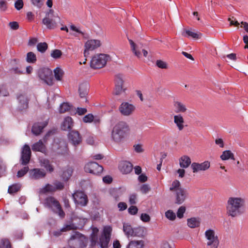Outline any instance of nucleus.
<instances>
[{
  "label": "nucleus",
  "mask_w": 248,
  "mask_h": 248,
  "mask_svg": "<svg viewBox=\"0 0 248 248\" xmlns=\"http://www.w3.org/2000/svg\"><path fill=\"white\" fill-rule=\"evenodd\" d=\"M73 121L71 117L67 116L65 117L61 124V128L63 130H69L73 126Z\"/></svg>",
  "instance_id": "bb28decb"
},
{
  "label": "nucleus",
  "mask_w": 248,
  "mask_h": 248,
  "mask_svg": "<svg viewBox=\"0 0 248 248\" xmlns=\"http://www.w3.org/2000/svg\"><path fill=\"white\" fill-rule=\"evenodd\" d=\"M31 156V151L30 146L25 144L22 148L20 161L21 164L26 165L29 162Z\"/></svg>",
  "instance_id": "4468645a"
},
{
  "label": "nucleus",
  "mask_w": 248,
  "mask_h": 248,
  "mask_svg": "<svg viewBox=\"0 0 248 248\" xmlns=\"http://www.w3.org/2000/svg\"><path fill=\"white\" fill-rule=\"evenodd\" d=\"M82 235L79 232H76L72 235L68 241L69 245H75L77 246L78 244L81 245L83 242L81 241Z\"/></svg>",
  "instance_id": "a878e982"
},
{
  "label": "nucleus",
  "mask_w": 248,
  "mask_h": 248,
  "mask_svg": "<svg viewBox=\"0 0 248 248\" xmlns=\"http://www.w3.org/2000/svg\"><path fill=\"white\" fill-rule=\"evenodd\" d=\"M29 172V167L26 166L24 167L23 169L20 170L18 171L17 173V176L18 177H22L24 175H25L27 172Z\"/></svg>",
  "instance_id": "603ef678"
},
{
  "label": "nucleus",
  "mask_w": 248,
  "mask_h": 248,
  "mask_svg": "<svg viewBox=\"0 0 248 248\" xmlns=\"http://www.w3.org/2000/svg\"><path fill=\"white\" fill-rule=\"evenodd\" d=\"M205 237L207 240L206 245L210 248H218L219 240L214 230L208 229L205 232Z\"/></svg>",
  "instance_id": "423d86ee"
},
{
  "label": "nucleus",
  "mask_w": 248,
  "mask_h": 248,
  "mask_svg": "<svg viewBox=\"0 0 248 248\" xmlns=\"http://www.w3.org/2000/svg\"><path fill=\"white\" fill-rule=\"evenodd\" d=\"M145 234V228L143 227L139 226L133 228V232L132 237H143Z\"/></svg>",
  "instance_id": "2f4dec72"
},
{
  "label": "nucleus",
  "mask_w": 248,
  "mask_h": 248,
  "mask_svg": "<svg viewBox=\"0 0 248 248\" xmlns=\"http://www.w3.org/2000/svg\"><path fill=\"white\" fill-rule=\"evenodd\" d=\"M0 248H11L9 240L6 239L2 240L0 244Z\"/></svg>",
  "instance_id": "6e6d98bb"
},
{
  "label": "nucleus",
  "mask_w": 248,
  "mask_h": 248,
  "mask_svg": "<svg viewBox=\"0 0 248 248\" xmlns=\"http://www.w3.org/2000/svg\"><path fill=\"white\" fill-rule=\"evenodd\" d=\"M109 59V56L107 54H96L92 57L90 62V66L94 69L101 68L106 65Z\"/></svg>",
  "instance_id": "39448f33"
},
{
  "label": "nucleus",
  "mask_w": 248,
  "mask_h": 248,
  "mask_svg": "<svg viewBox=\"0 0 248 248\" xmlns=\"http://www.w3.org/2000/svg\"><path fill=\"white\" fill-rule=\"evenodd\" d=\"M101 45L100 41L99 40H88L84 45V55L85 57H87L89 55V52L93 51Z\"/></svg>",
  "instance_id": "f8f14e48"
},
{
  "label": "nucleus",
  "mask_w": 248,
  "mask_h": 248,
  "mask_svg": "<svg viewBox=\"0 0 248 248\" xmlns=\"http://www.w3.org/2000/svg\"><path fill=\"white\" fill-rule=\"evenodd\" d=\"M179 165L183 169L187 168L191 163L190 158L186 155L182 156L179 159Z\"/></svg>",
  "instance_id": "cd10ccee"
},
{
  "label": "nucleus",
  "mask_w": 248,
  "mask_h": 248,
  "mask_svg": "<svg viewBox=\"0 0 248 248\" xmlns=\"http://www.w3.org/2000/svg\"><path fill=\"white\" fill-rule=\"evenodd\" d=\"M83 121L85 123H91L93 122L94 120V116L91 113L86 115L83 118Z\"/></svg>",
  "instance_id": "3c124183"
},
{
  "label": "nucleus",
  "mask_w": 248,
  "mask_h": 248,
  "mask_svg": "<svg viewBox=\"0 0 248 248\" xmlns=\"http://www.w3.org/2000/svg\"><path fill=\"white\" fill-rule=\"evenodd\" d=\"M245 200L241 197H230L226 205L227 214L232 217L242 215L245 212Z\"/></svg>",
  "instance_id": "f257e3e1"
},
{
  "label": "nucleus",
  "mask_w": 248,
  "mask_h": 248,
  "mask_svg": "<svg viewBox=\"0 0 248 248\" xmlns=\"http://www.w3.org/2000/svg\"><path fill=\"white\" fill-rule=\"evenodd\" d=\"M137 194L134 193L130 195L129 202L131 204H135L137 201Z\"/></svg>",
  "instance_id": "0e129e2a"
},
{
  "label": "nucleus",
  "mask_w": 248,
  "mask_h": 248,
  "mask_svg": "<svg viewBox=\"0 0 248 248\" xmlns=\"http://www.w3.org/2000/svg\"><path fill=\"white\" fill-rule=\"evenodd\" d=\"M47 120L41 123H35L33 125L31 129L32 133L35 136L39 135L42 132L44 128H45L47 125Z\"/></svg>",
  "instance_id": "6ab92c4d"
},
{
  "label": "nucleus",
  "mask_w": 248,
  "mask_h": 248,
  "mask_svg": "<svg viewBox=\"0 0 248 248\" xmlns=\"http://www.w3.org/2000/svg\"><path fill=\"white\" fill-rule=\"evenodd\" d=\"M129 126L124 121H120L113 127L111 132V139L116 143H121L129 131Z\"/></svg>",
  "instance_id": "f03ea898"
},
{
  "label": "nucleus",
  "mask_w": 248,
  "mask_h": 248,
  "mask_svg": "<svg viewBox=\"0 0 248 248\" xmlns=\"http://www.w3.org/2000/svg\"><path fill=\"white\" fill-rule=\"evenodd\" d=\"M39 163L42 167H44L46 170L51 172L54 170L52 166L50 164L49 160L46 158H39Z\"/></svg>",
  "instance_id": "c756f323"
},
{
  "label": "nucleus",
  "mask_w": 248,
  "mask_h": 248,
  "mask_svg": "<svg viewBox=\"0 0 248 248\" xmlns=\"http://www.w3.org/2000/svg\"><path fill=\"white\" fill-rule=\"evenodd\" d=\"M123 232L125 235L127 237H132L133 232V228L129 223H123Z\"/></svg>",
  "instance_id": "473e14b6"
},
{
  "label": "nucleus",
  "mask_w": 248,
  "mask_h": 248,
  "mask_svg": "<svg viewBox=\"0 0 248 248\" xmlns=\"http://www.w3.org/2000/svg\"><path fill=\"white\" fill-rule=\"evenodd\" d=\"M70 29L72 30L73 31H75V33H71V34L75 36V37H78L79 34L83 35L84 33L83 31H82L79 28L76 27L74 25H72L70 26Z\"/></svg>",
  "instance_id": "79ce46f5"
},
{
  "label": "nucleus",
  "mask_w": 248,
  "mask_h": 248,
  "mask_svg": "<svg viewBox=\"0 0 248 248\" xmlns=\"http://www.w3.org/2000/svg\"><path fill=\"white\" fill-rule=\"evenodd\" d=\"M156 64L159 68L162 69H166L167 68V63L161 60H157L156 62Z\"/></svg>",
  "instance_id": "e2e57ef3"
},
{
  "label": "nucleus",
  "mask_w": 248,
  "mask_h": 248,
  "mask_svg": "<svg viewBox=\"0 0 248 248\" xmlns=\"http://www.w3.org/2000/svg\"><path fill=\"white\" fill-rule=\"evenodd\" d=\"M220 158L222 160H227L229 159H234L233 154L230 150H226L223 152L220 155Z\"/></svg>",
  "instance_id": "e433bc0d"
},
{
  "label": "nucleus",
  "mask_w": 248,
  "mask_h": 248,
  "mask_svg": "<svg viewBox=\"0 0 248 248\" xmlns=\"http://www.w3.org/2000/svg\"><path fill=\"white\" fill-rule=\"evenodd\" d=\"M143 245L142 241H131L126 248H142Z\"/></svg>",
  "instance_id": "f704fd0d"
},
{
  "label": "nucleus",
  "mask_w": 248,
  "mask_h": 248,
  "mask_svg": "<svg viewBox=\"0 0 248 248\" xmlns=\"http://www.w3.org/2000/svg\"><path fill=\"white\" fill-rule=\"evenodd\" d=\"M124 80L120 76H117L115 78V88L114 93L116 95H119L124 92L125 89L123 86Z\"/></svg>",
  "instance_id": "f3484780"
},
{
  "label": "nucleus",
  "mask_w": 248,
  "mask_h": 248,
  "mask_svg": "<svg viewBox=\"0 0 248 248\" xmlns=\"http://www.w3.org/2000/svg\"><path fill=\"white\" fill-rule=\"evenodd\" d=\"M62 55V52L59 49H54L52 50L50 54L51 57L55 59L61 58Z\"/></svg>",
  "instance_id": "8fccbe9b"
},
{
  "label": "nucleus",
  "mask_w": 248,
  "mask_h": 248,
  "mask_svg": "<svg viewBox=\"0 0 248 248\" xmlns=\"http://www.w3.org/2000/svg\"><path fill=\"white\" fill-rule=\"evenodd\" d=\"M39 78L47 84L51 86L53 84V77L52 71L48 68H40L38 72Z\"/></svg>",
  "instance_id": "0eeeda50"
},
{
  "label": "nucleus",
  "mask_w": 248,
  "mask_h": 248,
  "mask_svg": "<svg viewBox=\"0 0 248 248\" xmlns=\"http://www.w3.org/2000/svg\"><path fill=\"white\" fill-rule=\"evenodd\" d=\"M73 170L72 168L68 167L64 170L62 175V178L64 181H67L72 176Z\"/></svg>",
  "instance_id": "4c0bfd02"
},
{
  "label": "nucleus",
  "mask_w": 248,
  "mask_h": 248,
  "mask_svg": "<svg viewBox=\"0 0 248 248\" xmlns=\"http://www.w3.org/2000/svg\"><path fill=\"white\" fill-rule=\"evenodd\" d=\"M44 204L45 207L57 214L60 217L63 218L65 217V213L62 210L60 203L53 197L49 196L46 198Z\"/></svg>",
  "instance_id": "20e7f679"
},
{
  "label": "nucleus",
  "mask_w": 248,
  "mask_h": 248,
  "mask_svg": "<svg viewBox=\"0 0 248 248\" xmlns=\"http://www.w3.org/2000/svg\"><path fill=\"white\" fill-rule=\"evenodd\" d=\"M55 188V191L56 190H61L63 188L64 185L62 183L59 181H56L53 183V185Z\"/></svg>",
  "instance_id": "13d9d810"
},
{
  "label": "nucleus",
  "mask_w": 248,
  "mask_h": 248,
  "mask_svg": "<svg viewBox=\"0 0 248 248\" xmlns=\"http://www.w3.org/2000/svg\"><path fill=\"white\" fill-rule=\"evenodd\" d=\"M23 1L22 0H17L15 3V7L17 10H20L23 7Z\"/></svg>",
  "instance_id": "680f3d73"
},
{
  "label": "nucleus",
  "mask_w": 248,
  "mask_h": 248,
  "mask_svg": "<svg viewBox=\"0 0 248 248\" xmlns=\"http://www.w3.org/2000/svg\"><path fill=\"white\" fill-rule=\"evenodd\" d=\"M135 110V107L128 102H123L119 108V110L122 115L124 116L131 115Z\"/></svg>",
  "instance_id": "9b49d317"
},
{
  "label": "nucleus",
  "mask_w": 248,
  "mask_h": 248,
  "mask_svg": "<svg viewBox=\"0 0 248 248\" xmlns=\"http://www.w3.org/2000/svg\"><path fill=\"white\" fill-rule=\"evenodd\" d=\"M140 218L143 222H148L151 219L150 216L146 213L141 214Z\"/></svg>",
  "instance_id": "bf43d9fd"
},
{
  "label": "nucleus",
  "mask_w": 248,
  "mask_h": 248,
  "mask_svg": "<svg viewBox=\"0 0 248 248\" xmlns=\"http://www.w3.org/2000/svg\"><path fill=\"white\" fill-rule=\"evenodd\" d=\"M84 170L86 172L98 175L103 171V168L95 162H90L85 165Z\"/></svg>",
  "instance_id": "9d476101"
},
{
  "label": "nucleus",
  "mask_w": 248,
  "mask_h": 248,
  "mask_svg": "<svg viewBox=\"0 0 248 248\" xmlns=\"http://www.w3.org/2000/svg\"><path fill=\"white\" fill-rule=\"evenodd\" d=\"M89 85L87 82H83L79 85L78 92L79 96L82 98H85L87 101L86 95L88 94Z\"/></svg>",
  "instance_id": "5701e85b"
},
{
  "label": "nucleus",
  "mask_w": 248,
  "mask_h": 248,
  "mask_svg": "<svg viewBox=\"0 0 248 248\" xmlns=\"http://www.w3.org/2000/svg\"><path fill=\"white\" fill-rule=\"evenodd\" d=\"M6 167L3 161L0 159V177L2 176L5 172Z\"/></svg>",
  "instance_id": "69168bd1"
},
{
  "label": "nucleus",
  "mask_w": 248,
  "mask_h": 248,
  "mask_svg": "<svg viewBox=\"0 0 248 248\" xmlns=\"http://www.w3.org/2000/svg\"><path fill=\"white\" fill-rule=\"evenodd\" d=\"M125 190V188H119L118 189H112L110 190V193L115 200L118 201L119 199V197L122 195L123 193L124 192Z\"/></svg>",
  "instance_id": "72a5a7b5"
},
{
  "label": "nucleus",
  "mask_w": 248,
  "mask_h": 248,
  "mask_svg": "<svg viewBox=\"0 0 248 248\" xmlns=\"http://www.w3.org/2000/svg\"><path fill=\"white\" fill-rule=\"evenodd\" d=\"M129 42L130 43L131 48L132 52L134 53V54L139 58H140L141 56V54L140 52L141 47L140 46L139 44H136L132 40L129 39Z\"/></svg>",
  "instance_id": "c85d7f7f"
},
{
  "label": "nucleus",
  "mask_w": 248,
  "mask_h": 248,
  "mask_svg": "<svg viewBox=\"0 0 248 248\" xmlns=\"http://www.w3.org/2000/svg\"><path fill=\"white\" fill-rule=\"evenodd\" d=\"M186 210V207L184 206H180L177 212V216L179 218L183 217L184 214L185 213Z\"/></svg>",
  "instance_id": "5fc2aeb1"
},
{
  "label": "nucleus",
  "mask_w": 248,
  "mask_h": 248,
  "mask_svg": "<svg viewBox=\"0 0 248 248\" xmlns=\"http://www.w3.org/2000/svg\"><path fill=\"white\" fill-rule=\"evenodd\" d=\"M46 173L43 169L35 168L29 170V175L31 179L39 180L45 177Z\"/></svg>",
  "instance_id": "dca6fc26"
},
{
  "label": "nucleus",
  "mask_w": 248,
  "mask_h": 248,
  "mask_svg": "<svg viewBox=\"0 0 248 248\" xmlns=\"http://www.w3.org/2000/svg\"><path fill=\"white\" fill-rule=\"evenodd\" d=\"M72 197L76 204L82 206H86L88 202L87 196L81 191L75 192L72 194Z\"/></svg>",
  "instance_id": "1a4fd4ad"
},
{
  "label": "nucleus",
  "mask_w": 248,
  "mask_h": 248,
  "mask_svg": "<svg viewBox=\"0 0 248 248\" xmlns=\"http://www.w3.org/2000/svg\"><path fill=\"white\" fill-rule=\"evenodd\" d=\"M68 139L69 142L75 147L79 145L82 140L81 136L76 130H72L69 132Z\"/></svg>",
  "instance_id": "ddd939ff"
},
{
  "label": "nucleus",
  "mask_w": 248,
  "mask_h": 248,
  "mask_svg": "<svg viewBox=\"0 0 248 248\" xmlns=\"http://www.w3.org/2000/svg\"><path fill=\"white\" fill-rule=\"evenodd\" d=\"M31 149L33 152H40L44 154L46 151V147L41 140L32 144Z\"/></svg>",
  "instance_id": "393cba45"
},
{
  "label": "nucleus",
  "mask_w": 248,
  "mask_h": 248,
  "mask_svg": "<svg viewBox=\"0 0 248 248\" xmlns=\"http://www.w3.org/2000/svg\"><path fill=\"white\" fill-rule=\"evenodd\" d=\"M53 146L57 148L58 153L59 154H64L67 151V145L65 141L63 140H55Z\"/></svg>",
  "instance_id": "a211bd4d"
},
{
  "label": "nucleus",
  "mask_w": 248,
  "mask_h": 248,
  "mask_svg": "<svg viewBox=\"0 0 248 248\" xmlns=\"http://www.w3.org/2000/svg\"><path fill=\"white\" fill-rule=\"evenodd\" d=\"M43 23L49 29H53L56 27V22L49 17L46 16L43 19Z\"/></svg>",
  "instance_id": "7c9ffc66"
},
{
  "label": "nucleus",
  "mask_w": 248,
  "mask_h": 248,
  "mask_svg": "<svg viewBox=\"0 0 248 248\" xmlns=\"http://www.w3.org/2000/svg\"><path fill=\"white\" fill-rule=\"evenodd\" d=\"M77 228V226L74 224L71 223L69 224H65L63 227L61 229V232H64L72 230H75Z\"/></svg>",
  "instance_id": "de8ad7c7"
},
{
  "label": "nucleus",
  "mask_w": 248,
  "mask_h": 248,
  "mask_svg": "<svg viewBox=\"0 0 248 248\" xmlns=\"http://www.w3.org/2000/svg\"><path fill=\"white\" fill-rule=\"evenodd\" d=\"M173 119L174 123L176 124L178 129L179 131H182L185 127V120L183 116L178 114L174 115Z\"/></svg>",
  "instance_id": "b1692460"
},
{
  "label": "nucleus",
  "mask_w": 248,
  "mask_h": 248,
  "mask_svg": "<svg viewBox=\"0 0 248 248\" xmlns=\"http://www.w3.org/2000/svg\"><path fill=\"white\" fill-rule=\"evenodd\" d=\"M174 112L176 113H184L187 110V106L184 103L176 100L173 101Z\"/></svg>",
  "instance_id": "4be33fe9"
},
{
  "label": "nucleus",
  "mask_w": 248,
  "mask_h": 248,
  "mask_svg": "<svg viewBox=\"0 0 248 248\" xmlns=\"http://www.w3.org/2000/svg\"><path fill=\"white\" fill-rule=\"evenodd\" d=\"M26 60L28 63H34L37 60L36 55L32 52H29L27 54Z\"/></svg>",
  "instance_id": "ea45409f"
},
{
  "label": "nucleus",
  "mask_w": 248,
  "mask_h": 248,
  "mask_svg": "<svg viewBox=\"0 0 248 248\" xmlns=\"http://www.w3.org/2000/svg\"><path fill=\"white\" fill-rule=\"evenodd\" d=\"M54 74L56 80L62 81L64 75V72L61 68L58 67L54 70Z\"/></svg>",
  "instance_id": "c9c22d12"
},
{
  "label": "nucleus",
  "mask_w": 248,
  "mask_h": 248,
  "mask_svg": "<svg viewBox=\"0 0 248 248\" xmlns=\"http://www.w3.org/2000/svg\"><path fill=\"white\" fill-rule=\"evenodd\" d=\"M200 222L195 217H192L187 219V225L191 228H194L199 226Z\"/></svg>",
  "instance_id": "58836bf2"
},
{
  "label": "nucleus",
  "mask_w": 248,
  "mask_h": 248,
  "mask_svg": "<svg viewBox=\"0 0 248 248\" xmlns=\"http://www.w3.org/2000/svg\"><path fill=\"white\" fill-rule=\"evenodd\" d=\"M71 108V106L67 103H63L61 105L59 108V111L62 113L68 111Z\"/></svg>",
  "instance_id": "c03bdc74"
},
{
  "label": "nucleus",
  "mask_w": 248,
  "mask_h": 248,
  "mask_svg": "<svg viewBox=\"0 0 248 248\" xmlns=\"http://www.w3.org/2000/svg\"><path fill=\"white\" fill-rule=\"evenodd\" d=\"M31 4L38 8H41L44 4V0H31Z\"/></svg>",
  "instance_id": "864d4df0"
},
{
  "label": "nucleus",
  "mask_w": 248,
  "mask_h": 248,
  "mask_svg": "<svg viewBox=\"0 0 248 248\" xmlns=\"http://www.w3.org/2000/svg\"><path fill=\"white\" fill-rule=\"evenodd\" d=\"M21 187L19 184H14L9 187L8 191L10 194H13L18 191Z\"/></svg>",
  "instance_id": "09e8293b"
},
{
  "label": "nucleus",
  "mask_w": 248,
  "mask_h": 248,
  "mask_svg": "<svg viewBox=\"0 0 248 248\" xmlns=\"http://www.w3.org/2000/svg\"><path fill=\"white\" fill-rule=\"evenodd\" d=\"M165 217L170 220L173 221L176 218L175 213L171 210H168L165 213Z\"/></svg>",
  "instance_id": "37998d69"
},
{
  "label": "nucleus",
  "mask_w": 248,
  "mask_h": 248,
  "mask_svg": "<svg viewBox=\"0 0 248 248\" xmlns=\"http://www.w3.org/2000/svg\"><path fill=\"white\" fill-rule=\"evenodd\" d=\"M47 47V44L45 42L39 43L37 45V50L41 53H44Z\"/></svg>",
  "instance_id": "49530a36"
},
{
  "label": "nucleus",
  "mask_w": 248,
  "mask_h": 248,
  "mask_svg": "<svg viewBox=\"0 0 248 248\" xmlns=\"http://www.w3.org/2000/svg\"><path fill=\"white\" fill-rule=\"evenodd\" d=\"M127 204L124 202H120L118 204V207L120 211L125 210L127 208Z\"/></svg>",
  "instance_id": "774afa93"
},
{
  "label": "nucleus",
  "mask_w": 248,
  "mask_h": 248,
  "mask_svg": "<svg viewBox=\"0 0 248 248\" xmlns=\"http://www.w3.org/2000/svg\"><path fill=\"white\" fill-rule=\"evenodd\" d=\"M138 211V208L135 206H131L128 209V212L129 214L132 215H135L137 214Z\"/></svg>",
  "instance_id": "052dcab7"
},
{
  "label": "nucleus",
  "mask_w": 248,
  "mask_h": 248,
  "mask_svg": "<svg viewBox=\"0 0 248 248\" xmlns=\"http://www.w3.org/2000/svg\"><path fill=\"white\" fill-rule=\"evenodd\" d=\"M18 108L19 110L25 109L28 107V99L25 94H20L17 96Z\"/></svg>",
  "instance_id": "412c9836"
},
{
  "label": "nucleus",
  "mask_w": 248,
  "mask_h": 248,
  "mask_svg": "<svg viewBox=\"0 0 248 248\" xmlns=\"http://www.w3.org/2000/svg\"><path fill=\"white\" fill-rule=\"evenodd\" d=\"M9 94L7 90L4 85H0V96H7Z\"/></svg>",
  "instance_id": "4d7b16f0"
},
{
  "label": "nucleus",
  "mask_w": 248,
  "mask_h": 248,
  "mask_svg": "<svg viewBox=\"0 0 248 248\" xmlns=\"http://www.w3.org/2000/svg\"><path fill=\"white\" fill-rule=\"evenodd\" d=\"M87 112L86 108H78L76 110V113L79 115H83Z\"/></svg>",
  "instance_id": "338daca9"
},
{
  "label": "nucleus",
  "mask_w": 248,
  "mask_h": 248,
  "mask_svg": "<svg viewBox=\"0 0 248 248\" xmlns=\"http://www.w3.org/2000/svg\"><path fill=\"white\" fill-rule=\"evenodd\" d=\"M55 191V188L53 185L46 184L44 187L41 188L39 190L40 193H45L47 192Z\"/></svg>",
  "instance_id": "a19ab883"
},
{
  "label": "nucleus",
  "mask_w": 248,
  "mask_h": 248,
  "mask_svg": "<svg viewBox=\"0 0 248 248\" xmlns=\"http://www.w3.org/2000/svg\"><path fill=\"white\" fill-rule=\"evenodd\" d=\"M119 168L122 173L128 174L132 170L133 165L128 161H123L120 163Z\"/></svg>",
  "instance_id": "aec40b11"
},
{
  "label": "nucleus",
  "mask_w": 248,
  "mask_h": 248,
  "mask_svg": "<svg viewBox=\"0 0 248 248\" xmlns=\"http://www.w3.org/2000/svg\"><path fill=\"white\" fill-rule=\"evenodd\" d=\"M210 166V163L208 161L199 163L193 162L191 165V168L193 173H197L200 171H205L208 170Z\"/></svg>",
  "instance_id": "2eb2a0df"
},
{
  "label": "nucleus",
  "mask_w": 248,
  "mask_h": 248,
  "mask_svg": "<svg viewBox=\"0 0 248 248\" xmlns=\"http://www.w3.org/2000/svg\"><path fill=\"white\" fill-rule=\"evenodd\" d=\"M112 228L109 226L104 227L103 233L100 237L99 244L101 248H107L110 239Z\"/></svg>",
  "instance_id": "6e6552de"
},
{
  "label": "nucleus",
  "mask_w": 248,
  "mask_h": 248,
  "mask_svg": "<svg viewBox=\"0 0 248 248\" xmlns=\"http://www.w3.org/2000/svg\"><path fill=\"white\" fill-rule=\"evenodd\" d=\"M186 33L188 37H191L194 39H199L202 35L200 32H195L190 30H186Z\"/></svg>",
  "instance_id": "a18cd8bd"
},
{
  "label": "nucleus",
  "mask_w": 248,
  "mask_h": 248,
  "mask_svg": "<svg viewBox=\"0 0 248 248\" xmlns=\"http://www.w3.org/2000/svg\"><path fill=\"white\" fill-rule=\"evenodd\" d=\"M169 189L173 192L175 202L177 204L183 203L188 197V193L187 190L181 186L180 182L177 180H175L172 182Z\"/></svg>",
  "instance_id": "7ed1b4c3"
}]
</instances>
